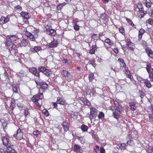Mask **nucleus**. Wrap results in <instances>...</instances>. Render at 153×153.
Segmentation results:
<instances>
[{
  "instance_id": "obj_1",
  "label": "nucleus",
  "mask_w": 153,
  "mask_h": 153,
  "mask_svg": "<svg viewBox=\"0 0 153 153\" xmlns=\"http://www.w3.org/2000/svg\"><path fill=\"white\" fill-rule=\"evenodd\" d=\"M5 44L7 47L9 48L11 54L16 56L18 52V47L14 42L18 39V36L16 35H7Z\"/></svg>"
},
{
  "instance_id": "obj_2",
  "label": "nucleus",
  "mask_w": 153,
  "mask_h": 153,
  "mask_svg": "<svg viewBox=\"0 0 153 153\" xmlns=\"http://www.w3.org/2000/svg\"><path fill=\"white\" fill-rule=\"evenodd\" d=\"M79 100L84 104L85 105L88 106V107H90V114L88 116L89 118L91 120L94 117L95 118L98 113V111L96 108L93 107H91V103L90 101L87 99L83 97H80Z\"/></svg>"
},
{
  "instance_id": "obj_3",
  "label": "nucleus",
  "mask_w": 153,
  "mask_h": 153,
  "mask_svg": "<svg viewBox=\"0 0 153 153\" xmlns=\"http://www.w3.org/2000/svg\"><path fill=\"white\" fill-rule=\"evenodd\" d=\"M43 94L39 91L36 95H34L32 98V101L35 103L36 106L40 108L42 106V100L43 98Z\"/></svg>"
},
{
  "instance_id": "obj_4",
  "label": "nucleus",
  "mask_w": 153,
  "mask_h": 153,
  "mask_svg": "<svg viewBox=\"0 0 153 153\" xmlns=\"http://www.w3.org/2000/svg\"><path fill=\"white\" fill-rule=\"evenodd\" d=\"M37 85L39 88V91L43 93L49 87L48 85L46 82H36Z\"/></svg>"
},
{
  "instance_id": "obj_5",
  "label": "nucleus",
  "mask_w": 153,
  "mask_h": 153,
  "mask_svg": "<svg viewBox=\"0 0 153 153\" xmlns=\"http://www.w3.org/2000/svg\"><path fill=\"white\" fill-rule=\"evenodd\" d=\"M123 110V108L122 106H120L118 108H116L115 110H112L114 118L116 119H118L122 114V112Z\"/></svg>"
},
{
  "instance_id": "obj_6",
  "label": "nucleus",
  "mask_w": 153,
  "mask_h": 153,
  "mask_svg": "<svg viewBox=\"0 0 153 153\" xmlns=\"http://www.w3.org/2000/svg\"><path fill=\"white\" fill-rule=\"evenodd\" d=\"M21 16L22 17L23 21L26 24H28L29 21L28 19L30 17V14L28 12L22 11L20 13Z\"/></svg>"
},
{
  "instance_id": "obj_7",
  "label": "nucleus",
  "mask_w": 153,
  "mask_h": 153,
  "mask_svg": "<svg viewBox=\"0 0 153 153\" xmlns=\"http://www.w3.org/2000/svg\"><path fill=\"white\" fill-rule=\"evenodd\" d=\"M61 74L66 79L70 80L72 78L73 75L72 74L66 70H62L61 72Z\"/></svg>"
},
{
  "instance_id": "obj_8",
  "label": "nucleus",
  "mask_w": 153,
  "mask_h": 153,
  "mask_svg": "<svg viewBox=\"0 0 153 153\" xmlns=\"http://www.w3.org/2000/svg\"><path fill=\"white\" fill-rule=\"evenodd\" d=\"M13 137L18 140H21L23 139V134L20 128H19L17 131L16 133L14 134Z\"/></svg>"
},
{
  "instance_id": "obj_9",
  "label": "nucleus",
  "mask_w": 153,
  "mask_h": 153,
  "mask_svg": "<svg viewBox=\"0 0 153 153\" xmlns=\"http://www.w3.org/2000/svg\"><path fill=\"white\" fill-rule=\"evenodd\" d=\"M126 42L128 50L131 51H134V50L135 48L134 44L131 42L130 39H126Z\"/></svg>"
},
{
  "instance_id": "obj_10",
  "label": "nucleus",
  "mask_w": 153,
  "mask_h": 153,
  "mask_svg": "<svg viewBox=\"0 0 153 153\" xmlns=\"http://www.w3.org/2000/svg\"><path fill=\"white\" fill-rule=\"evenodd\" d=\"M29 71L30 72L33 74L34 76L38 77L39 78L40 77L39 72L36 68H30L29 69Z\"/></svg>"
},
{
  "instance_id": "obj_11",
  "label": "nucleus",
  "mask_w": 153,
  "mask_h": 153,
  "mask_svg": "<svg viewBox=\"0 0 153 153\" xmlns=\"http://www.w3.org/2000/svg\"><path fill=\"white\" fill-rule=\"evenodd\" d=\"M10 20V17L9 16L7 15L6 17L2 16L0 19V24L3 25L6 24Z\"/></svg>"
},
{
  "instance_id": "obj_12",
  "label": "nucleus",
  "mask_w": 153,
  "mask_h": 153,
  "mask_svg": "<svg viewBox=\"0 0 153 153\" xmlns=\"http://www.w3.org/2000/svg\"><path fill=\"white\" fill-rule=\"evenodd\" d=\"M58 45V43L57 39H54L53 40L48 44V46L50 48H55Z\"/></svg>"
},
{
  "instance_id": "obj_13",
  "label": "nucleus",
  "mask_w": 153,
  "mask_h": 153,
  "mask_svg": "<svg viewBox=\"0 0 153 153\" xmlns=\"http://www.w3.org/2000/svg\"><path fill=\"white\" fill-rule=\"evenodd\" d=\"M56 102L58 104L64 105H67L65 100L62 97H58L57 98Z\"/></svg>"
},
{
  "instance_id": "obj_14",
  "label": "nucleus",
  "mask_w": 153,
  "mask_h": 153,
  "mask_svg": "<svg viewBox=\"0 0 153 153\" xmlns=\"http://www.w3.org/2000/svg\"><path fill=\"white\" fill-rule=\"evenodd\" d=\"M117 61L120 64V69L124 70L125 69L126 65L123 59L120 58L117 60Z\"/></svg>"
},
{
  "instance_id": "obj_15",
  "label": "nucleus",
  "mask_w": 153,
  "mask_h": 153,
  "mask_svg": "<svg viewBox=\"0 0 153 153\" xmlns=\"http://www.w3.org/2000/svg\"><path fill=\"white\" fill-rule=\"evenodd\" d=\"M125 69L123 71V72L126 75V77L129 79L131 81H133V78L132 76H131V74L130 72V71L127 69Z\"/></svg>"
},
{
  "instance_id": "obj_16",
  "label": "nucleus",
  "mask_w": 153,
  "mask_h": 153,
  "mask_svg": "<svg viewBox=\"0 0 153 153\" xmlns=\"http://www.w3.org/2000/svg\"><path fill=\"white\" fill-rule=\"evenodd\" d=\"M26 36L29 40L33 42L36 41V36H35L31 33L29 32H26Z\"/></svg>"
},
{
  "instance_id": "obj_17",
  "label": "nucleus",
  "mask_w": 153,
  "mask_h": 153,
  "mask_svg": "<svg viewBox=\"0 0 153 153\" xmlns=\"http://www.w3.org/2000/svg\"><path fill=\"white\" fill-rule=\"evenodd\" d=\"M100 47H97L96 44L93 45L90 48L89 53L91 54H94L96 51H97L98 48Z\"/></svg>"
},
{
  "instance_id": "obj_18",
  "label": "nucleus",
  "mask_w": 153,
  "mask_h": 153,
  "mask_svg": "<svg viewBox=\"0 0 153 153\" xmlns=\"http://www.w3.org/2000/svg\"><path fill=\"white\" fill-rule=\"evenodd\" d=\"M137 14L138 17L140 19H141L147 14V11H145L144 10H143H143H140L137 11Z\"/></svg>"
},
{
  "instance_id": "obj_19",
  "label": "nucleus",
  "mask_w": 153,
  "mask_h": 153,
  "mask_svg": "<svg viewBox=\"0 0 153 153\" xmlns=\"http://www.w3.org/2000/svg\"><path fill=\"white\" fill-rule=\"evenodd\" d=\"M146 52L148 56L152 59H153V51L149 47L146 48L145 49Z\"/></svg>"
},
{
  "instance_id": "obj_20",
  "label": "nucleus",
  "mask_w": 153,
  "mask_h": 153,
  "mask_svg": "<svg viewBox=\"0 0 153 153\" xmlns=\"http://www.w3.org/2000/svg\"><path fill=\"white\" fill-rule=\"evenodd\" d=\"M149 1L147 0H143V3L144 4L145 6L147 8H150L152 6V4H153V0H149Z\"/></svg>"
},
{
  "instance_id": "obj_21",
  "label": "nucleus",
  "mask_w": 153,
  "mask_h": 153,
  "mask_svg": "<svg viewBox=\"0 0 153 153\" xmlns=\"http://www.w3.org/2000/svg\"><path fill=\"white\" fill-rule=\"evenodd\" d=\"M11 86L12 90L14 93H19V91H20V88L19 87H18L17 86L16 84L14 83H13L12 84Z\"/></svg>"
},
{
  "instance_id": "obj_22",
  "label": "nucleus",
  "mask_w": 153,
  "mask_h": 153,
  "mask_svg": "<svg viewBox=\"0 0 153 153\" xmlns=\"http://www.w3.org/2000/svg\"><path fill=\"white\" fill-rule=\"evenodd\" d=\"M145 32L144 29L142 28L140 29L139 31L138 35V40L140 41L141 40V39L144 33Z\"/></svg>"
},
{
  "instance_id": "obj_23",
  "label": "nucleus",
  "mask_w": 153,
  "mask_h": 153,
  "mask_svg": "<svg viewBox=\"0 0 153 153\" xmlns=\"http://www.w3.org/2000/svg\"><path fill=\"white\" fill-rule=\"evenodd\" d=\"M19 44L21 47H26L28 45V42L26 39H23L19 43Z\"/></svg>"
},
{
  "instance_id": "obj_24",
  "label": "nucleus",
  "mask_w": 153,
  "mask_h": 153,
  "mask_svg": "<svg viewBox=\"0 0 153 153\" xmlns=\"http://www.w3.org/2000/svg\"><path fill=\"white\" fill-rule=\"evenodd\" d=\"M145 84V85L148 88H151L152 85L151 84L150 81L148 80L147 79H146L143 83Z\"/></svg>"
},
{
  "instance_id": "obj_25",
  "label": "nucleus",
  "mask_w": 153,
  "mask_h": 153,
  "mask_svg": "<svg viewBox=\"0 0 153 153\" xmlns=\"http://www.w3.org/2000/svg\"><path fill=\"white\" fill-rule=\"evenodd\" d=\"M16 107L15 101L12 100L10 103V108L12 111H13Z\"/></svg>"
},
{
  "instance_id": "obj_26",
  "label": "nucleus",
  "mask_w": 153,
  "mask_h": 153,
  "mask_svg": "<svg viewBox=\"0 0 153 153\" xmlns=\"http://www.w3.org/2000/svg\"><path fill=\"white\" fill-rule=\"evenodd\" d=\"M74 151L76 153H79L80 152L81 147L77 144H75L74 146Z\"/></svg>"
},
{
  "instance_id": "obj_27",
  "label": "nucleus",
  "mask_w": 153,
  "mask_h": 153,
  "mask_svg": "<svg viewBox=\"0 0 153 153\" xmlns=\"http://www.w3.org/2000/svg\"><path fill=\"white\" fill-rule=\"evenodd\" d=\"M105 42L108 45L109 47H111L114 44L113 42L108 38H107L105 39Z\"/></svg>"
},
{
  "instance_id": "obj_28",
  "label": "nucleus",
  "mask_w": 153,
  "mask_h": 153,
  "mask_svg": "<svg viewBox=\"0 0 153 153\" xmlns=\"http://www.w3.org/2000/svg\"><path fill=\"white\" fill-rule=\"evenodd\" d=\"M24 114L25 116V118L27 117V116H29L30 115V112L29 111V109L28 108L24 109Z\"/></svg>"
},
{
  "instance_id": "obj_29",
  "label": "nucleus",
  "mask_w": 153,
  "mask_h": 153,
  "mask_svg": "<svg viewBox=\"0 0 153 153\" xmlns=\"http://www.w3.org/2000/svg\"><path fill=\"white\" fill-rule=\"evenodd\" d=\"M91 38L94 40L96 41L98 40L100 37V34H97L94 33L91 36Z\"/></svg>"
},
{
  "instance_id": "obj_30",
  "label": "nucleus",
  "mask_w": 153,
  "mask_h": 153,
  "mask_svg": "<svg viewBox=\"0 0 153 153\" xmlns=\"http://www.w3.org/2000/svg\"><path fill=\"white\" fill-rule=\"evenodd\" d=\"M129 105L131 107V109L132 111L135 110L136 108V106L135 103L134 102H131L129 103Z\"/></svg>"
},
{
  "instance_id": "obj_31",
  "label": "nucleus",
  "mask_w": 153,
  "mask_h": 153,
  "mask_svg": "<svg viewBox=\"0 0 153 153\" xmlns=\"http://www.w3.org/2000/svg\"><path fill=\"white\" fill-rule=\"evenodd\" d=\"M149 75V78L150 79V81L153 82V68H151V70L148 72Z\"/></svg>"
},
{
  "instance_id": "obj_32",
  "label": "nucleus",
  "mask_w": 153,
  "mask_h": 153,
  "mask_svg": "<svg viewBox=\"0 0 153 153\" xmlns=\"http://www.w3.org/2000/svg\"><path fill=\"white\" fill-rule=\"evenodd\" d=\"M34 52L38 53L42 49V48L39 46H36L34 47L33 48Z\"/></svg>"
},
{
  "instance_id": "obj_33",
  "label": "nucleus",
  "mask_w": 153,
  "mask_h": 153,
  "mask_svg": "<svg viewBox=\"0 0 153 153\" xmlns=\"http://www.w3.org/2000/svg\"><path fill=\"white\" fill-rule=\"evenodd\" d=\"M76 138H78L80 143L82 144H84L85 142V139L84 137H79L76 136Z\"/></svg>"
},
{
  "instance_id": "obj_34",
  "label": "nucleus",
  "mask_w": 153,
  "mask_h": 153,
  "mask_svg": "<svg viewBox=\"0 0 153 153\" xmlns=\"http://www.w3.org/2000/svg\"><path fill=\"white\" fill-rule=\"evenodd\" d=\"M81 128L83 132H85L88 131V128L87 126L83 124L81 126Z\"/></svg>"
},
{
  "instance_id": "obj_35",
  "label": "nucleus",
  "mask_w": 153,
  "mask_h": 153,
  "mask_svg": "<svg viewBox=\"0 0 153 153\" xmlns=\"http://www.w3.org/2000/svg\"><path fill=\"white\" fill-rule=\"evenodd\" d=\"M146 151L148 153H153V146H149L148 148L146 149Z\"/></svg>"
},
{
  "instance_id": "obj_36",
  "label": "nucleus",
  "mask_w": 153,
  "mask_h": 153,
  "mask_svg": "<svg viewBox=\"0 0 153 153\" xmlns=\"http://www.w3.org/2000/svg\"><path fill=\"white\" fill-rule=\"evenodd\" d=\"M113 101L116 108H118L120 106H122L120 105V103L115 99H113Z\"/></svg>"
},
{
  "instance_id": "obj_37",
  "label": "nucleus",
  "mask_w": 153,
  "mask_h": 153,
  "mask_svg": "<svg viewBox=\"0 0 153 153\" xmlns=\"http://www.w3.org/2000/svg\"><path fill=\"white\" fill-rule=\"evenodd\" d=\"M126 20L128 23L131 26L133 27H134L135 26L134 24L130 19L126 18Z\"/></svg>"
},
{
  "instance_id": "obj_38",
  "label": "nucleus",
  "mask_w": 153,
  "mask_h": 153,
  "mask_svg": "<svg viewBox=\"0 0 153 153\" xmlns=\"http://www.w3.org/2000/svg\"><path fill=\"white\" fill-rule=\"evenodd\" d=\"M66 4V3L65 2L59 4L56 6L57 9L58 10H60Z\"/></svg>"
},
{
  "instance_id": "obj_39",
  "label": "nucleus",
  "mask_w": 153,
  "mask_h": 153,
  "mask_svg": "<svg viewBox=\"0 0 153 153\" xmlns=\"http://www.w3.org/2000/svg\"><path fill=\"white\" fill-rule=\"evenodd\" d=\"M85 91L87 94H90L91 92V90L89 87L86 86H85Z\"/></svg>"
},
{
  "instance_id": "obj_40",
  "label": "nucleus",
  "mask_w": 153,
  "mask_h": 153,
  "mask_svg": "<svg viewBox=\"0 0 153 153\" xmlns=\"http://www.w3.org/2000/svg\"><path fill=\"white\" fill-rule=\"evenodd\" d=\"M46 68L44 66H39L38 68L39 71L44 73Z\"/></svg>"
},
{
  "instance_id": "obj_41",
  "label": "nucleus",
  "mask_w": 153,
  "mask_h": 153,
  "mask_svg": "<svg viewBox=\"0 0 153 153\" xmlns=\"http://www.w3.org/2000/svg\"><path fill=\"white\" fill-rule=\"evenodd\" d=\"M119 32L122 34L124 36L125 35V31L124 27H120L118 28Z\"/></svg>"
},
{
  "instance_id": "obj_42",
  "label": "nucleus",
  "mask_w": 153,
  "mask_h": 153,
  "mask_svg": "<svg viewBox=\"0 0 153 153\" xmlns=\"http://www.w3.org/2000/svg\"><path fill=\"white\" fill-rule=\"evenodd\" d=\"M94 74L92 73L89 74L88 79L90 82H91L94 79Z\"/></svg>"
},
{
  "instance_id": "obj_43",
  "label": "nucleus",
  "mask_w": 153,
  "mask_h": 153,
  "mask_svg": "<svg viewBox=\"0 0 153 153\" xmlns=\"http://www.w3.org/2000/svg\"><path fill=\"white\" fill-rule=\"evenodd\" d=\"M98 118L100 119H102L104 118L105 114H104L101 111L99 112V113L98 115Z\"/></svg>"
},
{
  "instance_id": "obj_44",
  "label": "nucleus",
  "mask_w": 153,
  "mask_h": 153,
  "mask_svg": "<svg viewBox=\"0 0 153 153\" xmlns=\"http://www.w3.org/2000/svg\"><path fill=\"white\" fill-rule=\"evenodd\" d=\"M74 29L76 31H78L79 29V26L75 22H73V23Z\"/></svg>"
},
{
  "instance_id": "obj_45",
  "label": "nucleus",
  "mask_w": 153,
  "mask_h": 153,
  "mask_svg": "<svg viewBox=\"0 0 153 153\" xmlns=\"http://www.w3.org/2000/svg\"><path fill=\"white\" fill-rule=\"evenodd\" d=\"M137 79L138 81L142 84H143L146 79H143L141 77L138 76L137 77Z\"/></svg>"
},
{
  "instance_id": "obj_46",
  "label": "nucleus",
  "mask_w": 153,
  "mask_h": 153,
  "mask_svg": "<svg viewBox=\"0 0 153 153\" xmlns=\"http://www.w3.org/2000/svg\"><path fill=\"white\" fill-rule=\"evenodd\" d=\"M49 34L51 36H54L56 34V31L53 29H52L49 32Z\"/></svg>"
},
{
  "instance_id": "obj_47",
  "label": "nucleus",
  "mask_w": 153,
  "mask_h": 153,
  "mask_svg": "<svg viewBox=\"0 0 153 153\" xmlns=\"http://www.w3.org/2000/svg\"><path fill=\"white\" fill-rule=\"evenodd\" d=\"M44 74L47 76H49L51 74V72L49 70L46 69Z\"/></svg>"
},
{
  "instance_id": "obj_48",
  "label": "nucleus",
  "mask_w": 153,
  "mask_h": 153,
  "mask_svg": "<svg viewBox=\"0 0 153 153\" xmlns=\"http://www.w3.org/2000/svg\"><path fill=\"white\" fill-rule=\"evenodd\" d=\"M108 18V16L105 13L102 14L101 16V19L104 20H106Z\"/></svg>"
},
{
  "instance_id": "obj_49",
  "label": "nucleus",
  "mask_w": 153,
  "mask_h": 153,
  "mask_svg": "<svg viewBox=\"0 0 153 153\" xmlns=\"http://www.w3.org/2000/svg\"><path fill=\"white\" fill-rule=\"evenodd\" d=\"M41 134V132L38 130L34 131L33 133V134L36 137L39 136V135H40Z\"/></svg>"
},
{
  "instance_id": "obj_50",
  "label": "nucleus",
  "mask_w": 153,
  "mask_h": 153,
  "mask_svg": "<svg viewBox=\"0 0 153 153\" xmlns=\"http://www.w3.org/2000/svg\"><path fill=\"white\" fill-rule=\"evenodd\" d=\"M137 7L139 9V10H144L143 6L141 3H138L137 4Z\"/></svg>"
},
{
  "instance_id": "obj_51",
  "label": "nucleus",
  "mask_w": 153,
  "mask_h": 153,
  "mask_svg": "<svg viewBox=\"0 0 153 153\" xmlns=\"http://www.w3.org/2000/svg\"><path fill=\"white\" fill-rule=\"evenodd\" d=\"M17 106L20 111L22 110L24 108V105L20 102L17 104Z\"/></svg>"
},
{
  "instance_id": "obj_52",
  "label": "nucleus",
  "mask_w": 153,
  "mask_h": 153,
  "mask_svg": "<svg viewBox=\"0 0 153 153\" xmlns=\"http://www.w3.org/2000/svg\"><path fill=\"white\" fill-rule=\"evenodd\" d=\"M46 30L47 32H49L52 29V27L51 25H47L45 27Z\"/></svg>"
},
{
  "instance_id": "obj_53",
  "label": "nucleus",
  "mask_w": 153,
  "mask_h": 153,
  "mask_svg": "<svg viewBox=\"0 0 153 153\" xmlns=\"http://www.w3.org/2000/svg\"><path fill=\"white\" fill-rule=\"evenodd\" d=\"M42 112L46 117H48L49 115L48 111L46 109H44L42 110Z\"/></svg>"
},
{
  "instance_id": "obj_54",
  "label": "nucleus",
  "mask_w": 153,
  "mask_h": 153,
  "mask_svg": "<svg viewBox=\"0 0 153 153\" xmlns=\"http://www.w3.org/2000/svg\"><path fill=\"white\" fill-rule=\"evenodd\" d=\"M146 22L151 25H153V19L149 18L147 19L146 21Z\"/></svg>"
},
{
  "instance_id": "obj_55",
  "label": "nucleus",
  "mask_w": 153,
  "mask_h": 153,
  "mask_svg": "<svg viewBox=\"0 0 153 153\" xmlns=\"http://www.w3.org/2000/svg\"><path fill=\"white\" fill-rule=\"evenodd\" d=\"M120 148L122 150L126 149V143H121L120 146Z\"/></svg>"
},
{
  "instance_id": "obj_56",
  "label": "nucleus",
  "mask_w": 153,
  "mask_h": 153,
  "mask_svg": "<svg viewBox=\"0 0 153 153\" xmlns=\"http://www.w3.org/2000/svg\"><path fill=\"white\" fill-rule=\"evenodd\" d=\"M151 65L150 64H147L146 65V70L148 72H149V71L151 70Z\"/></svg>"
},
{
  "instance_id": "obj_57",
  "label": "nucleus",
  "mask_w": 153,
  "mask_h": 153,
  "mask_svg": "<svg viewBox=\"0 0 153 153\" xmlns=\"http://www.w3.org/2000/svg\"><path fill=\"white\" fill-rule=\"evenodd\" d=\"M139 95L141 99H143L145 96L144 92L142 90L139 91Z\"/></svg>"
},
{
  "instance_id": "obj_58",
  "label": "nucleus",
  "mask_w": 153,
  "mask_h": 153,
  "mask_svg": "<svg viewBox=\"0 0 153 153\" xmlns=\"http://www.w3.org/2000/svg\"><path fill=\"white\" fill-rule=\"evenodd\" d=\"M148 117L150 121L153 122V114H149L148 115Z\"/></svg>"
},
{
  "instance_id": "obj_59",
  "label": "nucleus",
  "mask_w": 153,
  "mask_h": 153,
  "mask_svg": "<svg viewBox=\"0 0 153 153\" xmlns=\"http://www.w3.org/2000/svg\"><path fill=\"white\" fill-rule=\"evenodd\" d=\"M88 64L89 65H92V66L94 67L96 66V64L95 62L94 61H91L90 60L88 62Z\"/></svg>"
},
{
  "instance_id": "obj_60",
  "label": "nucleus",
  "mask_w": 153,
  "mask_h": 153,
  "mask_svg": "<svg viewBox=\"0 0 153 153\" xmlns=\"http://www.w3.org/2000/svg\"><path fill=\"white\" fill-rule=\"evenodd\" d=\"M62 127L63 128V129L64 131L65 132H66V131H68L69 130V128L70 127L69 125H68L67 126H62Z\"/></svg>"
},
{
  "instance_id": "obj_61",
  "label": "nucleus",
  "mask_w": 153,
  "mask_h": 153,
  "mask_svg": "<svg viewBox=\"0 0 153 153\" xmlns=\"http://www.w3.org/2000/svg\"><path fill=\"white\" fill-rule=\"evenodd\" d=\"M127 144H128L131 146H132L134 144L133 141L131 140H128L127 142Z\"/></svg>"
},
{
  "instance_id": "obj_62",
  "label": "nucleus",
  "mask_w": 153,
  "mask_h": 153,
  "mask_svg": "<svg viewBox=\"0 0 153 153\" xmlns=\"http://www.w3.org/2000/svg\"><path fill=\"white\" fill-rule=\"evenodd\" d=\"M2 126L4 127V131H5V129L6 127H7V123L5 122H4H4L2 123Z\"/></svg>"
},
{
  "instance_id": "obj_63",
  "label": "nucleus",
  "mask_w": 153,
  "mask_h": 153,
  "mask_svg": "<svg viewBox=\"0 0 153 153\" xmlns=\"http://www.w3.org/2000/svg\"><path fill=\"white\" fill-rule=\"evenodd\" d=\"M39 29H35L34 31V35L35 36L37 35V36L38 34L39 33Z\"/></svg>"
},
{
  "instance_id": "obj_64",
  "label": "nucleus",
  "mask_w": 153,
  "mask_h": 153,
  "mask_svg": "<svg viewBox=\"0 0 153 153\" xmlns=\"http://www.w3.org/2000/svg\"><path fill=\"white\" fill-rule=\"evenodd\" d=\"M100 153H105V149H104L103 147H100Z\"/></svg>"
}]
</instances>
